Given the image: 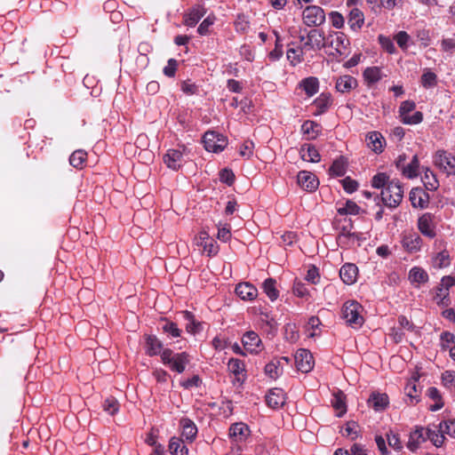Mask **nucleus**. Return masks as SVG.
Wrapping results in <instances>:
<instances>
[{"label":"nucleus","mask_w":455,"mask_h":455,"mask_svg":"<svg viewBox=\"0 0 455 455\" xmlns=\"http://www.w3.org/2000/svg\"><path fill=\"white\" fill-rule=\"evenodd\" d=\"M403 198V188L398 180H391L381 190L380 199L385 206L395 209L400 205Z\"/></svg>","instance_id":"1"},{"label":"nucleus","mask_w":455,"mask_h":455,"mask_svg":"<svg viewBox=\"0 0 455 455\" xmlns=\"http://www.w3.org/2000/svg\"><path fill=\"white\" fill-rule=\"evenodd\" d=\"M161 359L164 364L167 365L172 371L182 373L187 364L189 363V355L186 352L174 353L170 348H165L161 354Z\"/></svg>","instance_id":"2"},{"label":"nucleus","mask_w":455,"mask_h":455,"mask_svg":"<svg viewBox=\"0 0 455 455\" xmlns=\"http://www.w3.org/2000/svg\"><path fill=\"white\" fill-rule=\"evenodd\" d=\"M361 311L362 306L358 302L355 300L347 301L342 307V318L346 320L349 326L359 328L364 322Z\"/></svg>","instance_id":"3"},{"label":"nucleus","mask_w":455,"mask_h":455,"mask_svg":"<svg viewBox=\"0 0 455 455\" xmlns=\"http://www.w3.org/2000/svg\"><path fill=\"white\" fill-rule=\"evenodd\" d=\"M327 46L331 47L338 56L347 55L349 40L342 32H332L326 38Z\"/></svg>","instance_id":"4"},{"label":"nucleus","mask_w":455,"mask_h":455,"mask_svg":"<svg viewBox=\"0 0 455 455\" xmlns=\"http://www.w3.org/2000/svg\"><path fill=\"white\" fill-rule=\"evenodd\" d=\"M204 148L209 152L219 153L227 146V140L224 136L215 132H206L203 137Z\"/></svg>","instance_id":"5"},{"label":"nucleus","mask_w":455,"mask_h":455,"mask_svg":"<svg viewBox=\"0 0 455 455\" xmlns=\"http://www.w3.org/2000/svg\"><path fill=\"white\" fill-rule=\"evenodd\" d=\"M303 21L308 27H318L325 21L324 11L317 5L307 6L303 12Z\"/></svg>","instance_id":"6"},{"label":"nucleus","mask_w":455,"mask_h":455,"mask_svg":"<svg viewBox=\"0 0 455 455\" xmlns=\"http://www.w3.org/2000/svg\"><path fill=\"white\" fill-rule=\"evenodd\" d=\"M434 163L447 174H455V157L444 150L435 153Z\"/></svg>","instance_id":"7"},{"label":"nucleus","mask_w":455,"mask_h":455,"mask_svg":"<svg viewBox=\"0 0 455 455\" xmlns=\"http://www.w3.org/2000/svg\"><path fill=\"white\" fill-rule=\"evenodd\" d=\"M294 359L298 371L301 372L307 373L314 367L315 362L313 355L307 349H299L295 354Z\"/></svg>","instance_id":"8"},{"label":"nucleus","mask_w":455,"mask_h":455,"mask_svg":"<svg viewBox=\"0 0 455 455\" xmlns=\"http://www.w3.org/2000/svg\"><path fill=\"white\" fill-rule=\"evenodd\" d=\"M298 184L307 191H315L319 185V181L315 174L307 171H300L297 176Z\"/></svg>","instance_id":"9"},{"label":"nucleus","mask_w":455,"mask_h":455,"mask_svg":"<svg viewBox=\"0 0 455 455\" xmlns=\"http://www.w3.org/2000/svg\"><path fill=\"white\" fill-rule=\"evenodd\" d=\"M411 205L414 208L425 209L429 203V195L421 188H414L409 195Z\"/></svg>","instance_id":"10"},{"label":"nucleus","mask_w":455,"mask_h":455,"mask_svg":"<svg viewBox=\"0 0 455 455\" xmlns=\"http://www.w3.org/2000/svg\"><path fill=\"white\" fill-rule=\"evenodd\" d=\"M242 343L245 350L250 353H258L261 349V339L259 336L252 331H246L243 338Z\"/></svg>","instance_id":"11"},{"label":"nucleus","mask_w":455,"mask_h":455,"mask_svg":"<svg viewBox=\"0 0 455 455\" xmlns=\"http://www.w3.org/2000/svg\"><path fill=\"white\" fill-rule=\"evenodd\" d=\"M248 426L243 422H236L229 427V437L235 443H242L250 435Z\"/></svg>","instance_id":"12"},{"label":"nucleus","mask_w":455,"mask_h":455,"mask_svg":"<svg viewBox=\"0 0 455 455\" xmlns=\"http://www.w3.org/2000/svg\"><path fill=\"white\" fill-rule=\"evenodd\" d=\"M266 403L272 409H279L285 403V393L281 388H272L266 395Z\"/></svg>","instance_id":"13"},{"label":"nucleus","mask_w":455,"mask_h":455,"mask_svg":"<svg viewBox=\"0 0 455 455\" xmlns=\"http://www.w3.org/2000/svg\"><path fill=\"white\" fill-rule=\"evenodd\" d=\"M145 351L146 354L149 356H155L162 354L163 352V343L162 341L153 334H145Z\"/></svg>","instance_id":"14"},{"label":"nucleus","mask_w":455,"mask_h":455,"mask_svg":"<svg viewBox=\"0 0 455 455\" xmlns=\"http://www.w3.org/2000/svg\"><path fill=\"white\" fill-rule=\"evenodd\" d=\"M205 13V8L203 5L196 4L184 15L183 23L188 27H195Z\"/></svg>","instance_id":"15"},{"label":"nucleus","mask_w":455,"mask_h":455,"mask_svg":"<svg viewBox=\"0 0 455 455\" xmlns=\"http://www.w3.org/2000/svg\"><path fill=\"white\" fill-rule=\"evenodd\" d=\"M416 382L417 379H413L404 387L406 403L410 405H415L420 401L421 389L418 387Z\"/></svg>","instance_id":"16"},{"label":"nucleus","mask_w":455,"mask_h":455,"mask_svg":"<svg viewBox=\"0 0 455 455\" xmlns=\"http://www.w3.org/2000/svg\"><path fill=\"white\" fill-rule=\"evenodd\" d=\"M357 86V80L352 76H340L336 80L335 88L341 93H348Z\"/></svg>","instance_id":"17"},{"label":"nucleus","mask_w":455,"mask_h":455,"mask_svg":"<svg viewBox=\"0 0 455 455\" xmlns=\"http://www.w3.org/2000/svg\"><path fill=\"white\" fill-rule=\"evenodd\" d=\"M164 162L168 168L178 170L183 164V154L177 149H169L164 156Z\"/></svg>","instance_id":"18"},{"label":"nucleus","mask_w":455,"mask_h":455,"mask_svg":"<svg viewBox=\"0 0 455 455\" xmlns=\"http://www.w3.org/2000/svg\"><path fill=\"white\" fill-rule=\"evenodd\" d=\"M228 371L233 373L237 382L243 383L245 379V364L237 358H231L228 363Z\"/></svg>","instance_id":"19"},{"label":"nucleus","mask_w":455,"mask_h":455,"mask_svg":"<svg viewBox=\"0 0 455 455\" xmlns=\"http://www.w3.org/2000/svg\"><path fill=\"white\" fill-rule=\"evenodd\" d=\"M358 275V268L355 264L346 263L339 270V276L346 284L355 283Z\"/></svg>","instance_id":"20"},{"label":"nucleus","mask_w":455,"mask_h":455,"mask_svg":"<svg viewBox=\"0 0 455 455\" xmlns=\"http://www.w3.org/2000/svg\"><path fill=\"white\" fill-rule=\"evenodd\" d=\"M235 293L243 300H253L258 295L257 288L250 283H240L235 287Z\"/></svg>","instance_id":"21"},{"label":"nucleus","mask_w":455,"mask_h":455,"mask_svg":"<svg viewBox=\"0 0 455 455\" xmlns=\"http://www.w3.org/2000/svg\"><path fill=\"white\" fill-rule=\"evenodd\" d=\"M326 38L322 30L311 29L307 34V42L306 44L321 50L327 47Z\"/></svg>","instance_id":"22"},{"label":"nucleus","mask_w":455,"mask_h":455,"mask_svg":"<svg viewBox=\"0 0 455 455\" xmlns=\"http://www.w3.org/2000/svg\"><path fill=\"white\" fill-rule=\"evenodd\" d=\"M427 438L425 435V429L422 427H417L416 429L410 434L409 440L407 443V448L411 451L418 450L419 445L426 442Z\"/></svg>","instance_id":"23"},{"label":"nucleus","mask_w":455,"mask_h":455,"mask_svg":"<svg viewBox=\"0 0 455 455\" xmlns=\"http://www.w3.org/2000/svg\"><path fill=\"white\" fill-rule=\"evenodd\" d=\"M363 79L367 84V86L371 87L376 83L379 82L385 75L379 67H369L364 69L363 73Z\"/></svg>","instance_id":"24"},{"label":"nucleus","mask_w":455,"mask_h":455,"mask_svg":"<svg viewBox=\"0 0 455 455\" xmlns=\"http://www.w3.org/2000/svg\"><path fill=\"white\" fill-rule=\"evenodd\" d=\"M402 243L409 252H416L420 250L422 239L418 234L411 233L403 236Z\"/></svg>","instance_id":"25"},{"label":"nucleus","mask_w":455,"mask_h":455,"mask_svg":"<svg viewBox=\"0 0 455 455\" xmlns=\"http://www.w3.org/2000/svg\"><path fill=\"white\" fill-rule=\"evenodd\" d=\"M180 426L182 428V436L188 441L193 442L197 435L196 424L188 418H182L180 420Z\"/></svg>","instance_id":"26"},{"label":"nucleus","mask_w":455,"mask_h":455,"mask_svg":"<svg viewBox=\"0 0 455 455\" xmlns=\"http://www.w3.org/2000/svg\"><path fill=\"white\" fill-rule=\"evenodd\" d=\"M347 23L353 31L358 32L364 23V15L363 12L357 8L352 9L348 15Z\"/></svg>","instance_id":"27"},{"label":"nucleus","mask_w":455,"mask_h":455,"mask_svg":"<svg viewBox=\"0 0 455 455\" xmlns=\"http://www.w3.org/2000/svg\"><path fill=\"white\" fill-rule=\"evenodd\" d=\"M332 100L330 93H321L313 102L316 108L315 115H322L325 113L331 106Z\"/></svg>","instance_id":"28"},{"label":"nucleus","mask_w":455,"mask_h":455,"mask_svg":"<svg viewBox=\"0 0 455 455\" xmlns=\"http://www.w3.org/2000/svg\"><path fill=\"white\" fill-rule=\"evenodd\" d=\"M182 315L186 323V330L188 332L196 334L203 330L202 323L196 320L195 315L189 311L182 312Z\"/></svg>","instance_id":"29"},{"label":"nucleus","mask_w":455,"mask_h":455,"mask_svg":"<svg viewBox=\"0 0 455 455\" xmlns=\"http://www.w3.org/2000/svg\"><path fill=\"white\" fill-rule=\"evenodd\" d=\"M299 87L305 91L308 97L314 96L319 90V81L315 76L304 78L299 83Z\"/></svg>","instance_id":"30"},{"label":"nucleus","mask_w":455,"mask_h":455,"mask_svg":"<svg viewBox=\"0 0 455 455\" xmlns=\"http://www.w3.org/2000/svg\"><path fill=\"white\" fill-rule=\"evenodd\" d=\"M368 403L375 411H383L388 405L389 401L387 394L373 393L370 396Z\"/></svg>","instance_id":"31"},{"label":"nucleus","mask_w":455,"mask_h":455,"mask_svg":"<svg viewBox=\"0 0 455 455\" xmlns=\"http://www.w3.org/2000/svg\"><path fill=\"white\" fill-rule=\"evenodd\" d=\"M368 146L376 153H380L383 150L382 140L384 138L378 132H371L367 134Z\"/></svg>","instance_id":"32"},{"label":"nucleus","mask_w":455,"mask_h":455,"mask_svg":"<svg viewBox=\"0 0 455 455\" xmlns=\"http://www.w3.org/2000/svg\"><path fill=\"white\" fill-rule=\"evenodd\" d=\"M418 227L419 231L426 236L433 238L435 236V232L431 227L430 217L427 214L421 216L418 220Z\"/></svg>","instance_id":"33"},{"label":"nucleus","mask_w":455,"mask_h":455,"mask_svg":"<svg viewBox=\"0 0 455 455\" xmlns=\"http://www.w3.org/2000/svg\"><path fill=\"white\" fill-rule=\"evenodd\" d=\"M169 451L172 455H188V449L184 445L183 440L172 437L169 443Z\"/></svg>","instance_id":"34"},{"label":"nucleus","mask_w":455,"mask_h":455,"mask_svg":"<svg viewBox=\"0 0 455 455\" xmlns=\"http://www.w3.org/2000/svg\"><path fill=\"white\" fill-rule=\"evenodd\" d=\"M301 131L304 134L308 135V140H313L319 134L321 125L315 121L307 120L301 125Z\"/></svg>","instance_id":"35"},{"label":"nucleus","mask_w":455,"mask_h":455,"mask_svg":"<svg viewBox=\"0 0 455 455\" xmlns=\"http://www.w3.org/2000/svg\"><path fill=\"white\" fill-rule=\"evenodd\" d=\"M331 403L334 409L338 411V417H342L346 413L347 406L345 403V395L343 392L338 391L336 394H334Z\"/></svg>","instance_id":"36"},{"label":"nucleus","mask_w":455,"mask_h":455,"mask_svg":"<svg viewBox=\"0 0 455 455\" xmlns=\"http://www.w3.org/2000/svg\"><path fill=\"white\" fill-rule=\"evenodd\" d=\"M276 281L274 278H267L262 283V288L267 296L272 300H275L279 296V291L275 287Z\"/></svg>","instance_id":"37"},{"label":"nucleus","mask_w":455,"mask_h":455,"mask_svg":"<svg viewBox=\"0 0 455 455\" xmlns=\"http://www.w3.org/2000/svg\"><path fill=\"white\" fill-rule=\"evenodd\" d=\"M265 373L271 379H276L283 373L281 360H272L265 366Z\"/></svg>","instance_id":"38"},{"label":"nucleus","mask_w":455,"mask_h":455,"mask_svg":"<svg viewBox=\"0 0 455 455\" xmlns=\"http://www.w3.org/2000/svg\"><path fill=\"white\" fill-rule=\"evenodd\" d=\"M419 162L418 156H413L410 164L403 166V174L409 179L415 178L419 175Z\"/></svg>","instance_id":"39"},{"label":"nucleus","mask_w":455,"mask_h":455,"mask_svg":"<svg viewBox=\"0 0 455 455\" xmlns=\"http://www.w3.org/2000/svg\"><path fill=\"white\" fill-rule=\"evenodd\" d=\"M305 151V148L303 147L300 150L301 158L305 161H308L311 163H318L321 160V156L318 150L313 145H307V152Z\"/></svg>","instance_id":"40"},{"label":"nucleus","mask_w":455,"mask_h":455,"mask_svg":"<svg viewBox=\"0 0 455 455\" xmlns=\"http://www.w3.org/2000/svg\"><path fill=\"white\" fill-rule=\"evenodd\" d=\"M422 180L426 189L427 190L435 191L439 187V182L435 175L428 168L426 169Z\"/></svg>","instance_id":"41"},{"label":"nucleus","mask_w":455,"mask_h":455,"mask_svg":"<svg viewBox=\"0 0 455 455\" xmlns=\"http://www.w3.org/2000/svg\"><path fill=\"white\" fill-rule=\"evenodd\" d=\"M409 278L412 283H424L428 281V275L424 269L414 267L409 272Z\"/></svg>","instance_id":"42"},{"label":"nucleus","mask_w":455,"mask_h":455,"mask_svg":"<svg viewBox=\"0 0 455 455\" xmlns=\"http://www.w3.org/2000/svg\"><path fill=\"white\" fill-rule=\"evenodd\" d=\"M443 435V433L439 431V428L437 431L427 428L425 432L427 440L429 439L435 447H441L443 445L445 439Z\"/></svg>","instance_id":"43"},{"label":"nucleus","mask_w":455,"mask_h":455,"mask_svg":"<svg viewBox=\"0 0 455 455\" xmlns=\"http://www.w3.org/2000/svg\"><path fill=\"white\" fill-rule=\"evenodd\" d=\"M87 153L84 150L78 149L72 153L69 157V163L72 166L81 169L86 160Z\"/></svg>","instance_id":"44"},{"label":"nucleus","mask_w":455,"mask_h":455,"mask_svg":"<svg viewBox=\"0 0 455 455\" xmlns=\"http://www.w3.org/2000/svg\"><path fill=\"white\" fill-rule=\"evenodd\" d=\"M339 215H357L360 212V207L353 201L347 200L342 206L338 208Z\"/></svg>","instance_id":"45"},{"label":"nucleus","mask_w":455,"mask_h":455,"mask_svg":"<svg viewBox=\"0 0 455 455\" xmlns=\"http://www.w3.org/2000/svg\"><path fill=\"white\" fill-rule=\"evenodd\" d=\"M200 238L202 239L201 244L204 246V250L208 253V256H213L218 253V245L212 240H209L206 233H203Z\"/></svg>","instance_id":"46"},{"label":"nucleus","mask_w":455,"mask_h":455,"mask_svg":"<svg viewBox=\"0 0 455 455\" xmlns=\"http://www.w3.org/2000/svg\"><path fill=\"white\" fill-rule=\"evenodd\" d=\"M346 161L343 156L335 160L330 167V172L332 175L341 177L346 173Z\"/></svg>","instance_id":"47"},{"label":"nucleus","mask_w":455,"mask_h":455,"mask_svg":"<svg viewBox=\"0 0 455 455\" xmlns=\"http://www.w3.org/2000/svg\"><path fill=\"white\" fill-rule=\"evenodd\" d=\"M234 26L236 32L244 34L250 28V21L247 16H245L243 13H241L237 15L234 22Z\"/></svg>","instance_id":"48"},{"label":"nucleus","mask_w":455,"mask_h":455,"mask_svg":"<svg viewBox=\"0 0 455 455\" xmlns=\"http://www.w3.org/2000/svg\"><path fill=\"white\" fill-rule=\"evenodd\" d=\"M358 240V235L355 233L352 235L339 234L337 236V243L341 248H349Z\"/></svg>","instance_id":"49"},{"label":"nucleus","mask_w":455,"mask_h":455,"mask_svg":"<svg viewBox=\"0 0 455 455\" xmlns=\"http://www.w3.org/2000/svg\"><path fill=\"white\" fill-rule=\"evenodd\" d=\"M389 176L385 172H379L372 177L371 186L375 188L384 189L388 182H390Z\"/></svg>","instance_id":"50"},{"label":"nucleus","mask_w":455,"mask_h":455,"mask_svg":"<svg viewBox=\"0 0 455 455\" xmlns=\"http://www.w3.org/2000/svg\"><path fill=\"white\" fill-rule=\"evenodd\" d=\"M162 330L163 332L172 338H178L181 333V330L178 328L177 323L171 321H165L164 324L162 326Z\"/></svg>","instance_id":"51"},{"label":"nucleus","mask_w":455,"mask_h":455,"mask_svg":"<svg viewBox=\"0 0 455 455\" xmlns=\"http://www.w3.org/2000/svg\"><path fill=\"white\" fill-rule=\"evenodd\" d=\"M435 267L443 268L450 265V257L447 251H440L433 259Z\"/></svg>","instance_id":"52"},{"label":"nucleus","mask_w":455,"mask_h":455,"mask_svg":"<svg viewBox=\"0 0 455 455\" xmlns=\"http://www.w3.org/2000/svg\"><path fill=\"white\" fill-rule=\"evenodd\" d=\"M437 83V76L434 72L426 71L421 76V84L425 88H431L435 86Z\"/></svg>","instance_id":"53"},{"label":"nucleus","mask_w":455,"mask_h":455,"mask_svg":"<svg viewBox=\"0 0 455 455\" xmlns=\"http://www.w3.org/2000/svg\"><path fill=\"white\" fill-rule=\"evenodd\" d=\"M216 18L214 15H209L206 17L197 28V32L201 36H205L210 32V27L214 24Z\"/></svg>","instance_id":"54"},{"label":"nucleus","mask_w":455,"mask_h":455,"mask_svg":"<svg viewBox=\"0 0 455 455\" xmlns=\"http://www.w3.org/2000/svg\"><path fill=\"white\" fill-rule=\"evenodd\" d=\"M103 409L108 414L114 415L119 410V403L115 397H108L103 403Z\"/></svg>","instance_id":"55"},{"label":"nucleus","mask_w":455,"mask_h":455,"mask_svg":"<svg viewBox=\"0 0 455 455\" xmlns=\"http://www.w3.org/2000/svg\"><path fill=\"white\" fill-rule=\"evenodd\" d=\"M439 431L455 438V419L440 422Z\"/></svg>","instance_id":"56"},{"label":"nucleus","mask_w":455,"mask_h":455,"mask_svg":"<svg viewBox=\"0 0 455 455\" xmlns=\"http://www.w3.org/2000/svg\"><path fill=\"white\" fill-rule=\"evenodd\" d=\"M378 39L379 44L387 52L393 54L396 52L395 46L389 37L379 35Z\"/></svg>","instance_id":"57"},{"label":"nucleus","mask_w":455,"mask_h":455,"mask_svg":"<svg viewBox=\"0 0 455 455\" xmlns=\"http://www.w3.org/2000/svg\"><path fill=\"white\" fill-rule=\"evenodd\" d=\"M423 120V114L420 111H416L413 115L405 116L401 119L404 124H418Z\"/></svg>","instance_id":"58"},{"label":"nucleus","mask_w":455,"mask_h":455,"mask_svg":"<svg viewBox=\"0 0 455 455\" xmlns=\"http://www.w3.org/2000/svg\"><path fill=\"white\" fill-rule=\"evenodd\" d=\"M416 108V104L412 100H405L402 102L399 108V115L401 119L405 116H408L410 112L413 111Z\"/></svg>","instance_id":"59"},{"label":"nucleus","mask_w":455,"mask_h":455,"mask_svg":"<svg viewBox=\"0 0 455 455\" xmlns=\"http://www.w3.org/2000/svg\"><path fill=\"white\" fill-rule=\"evenodd\" d=\"M442 382L446 387H455V371H445L442 374Z\"/></svg>","instance_id":"60"},{"label":"nucleus","mask_w":455,"mask_h":455,"mask_svg":"<svg viewBox=\"0 0 455 455\" xmlns=\"http://www.w3.org/2000/svg\"><path fill=\"white\" fill-rule=\"evenodd\" d=\"M387 439L388 445L394 448L395 450L400 451L403 448L398 434H395L392 431H390L389 433L387 434Z\"/></svg>","instance_id":"61"},{"label":"nucleus","mask_w":455,"mask_h":455,"mask_svg":"<svg viewBox=\"0 0 455 455\" xmlns=\"http://www.w3.org/2000/svg\"><path fill=\"white\" fill-rule=\"evenodd\" d=\"M331 25L336 28H341L344 26L345 20L343 16L338 12H331L330 14Z\"/></svg>","instance_id":"62"},{"label":"nucleus","mask_w":455,"mask_h":455,"mask_svg":"<svg viewBox=\"0 0 455 455\" xmlns=\"http://www.w3.org/2000/svg\"><path fill=\"white\" fill-rule=\"evenodd\" d=\"M178 67V61L175 59H170L167 62V66L164 68V74L168 77H173L175 76Z\"/></svg>","instance_id":"63"},{"label":"nucleus","mask_w":455,"mask_h":455,"mask_svg":"<svg viewBox=\"0 0 455 455\" xmlns=\"http://www.w3.org/2000/svg\"><path fill=\"white\" fill-rule=\"evenodd\" d=\"M343 188L347 193L355 192L358 188V183L355 180H352L350 177H346L341 180Z\"/></svg>","instance_id":"64"}]
</instances>
